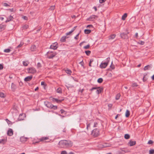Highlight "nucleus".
Wrapping results in <instances>:
<instances>
[{
	"mask_svg": "<svg viewBox=\"0 0 154 154\" xmlns=\"http://www.w3.org/2000/svg\"><path fill=\"white\" fill-rule=\"evenodd\" d=\"M73 144V142L71 140H60L58 143V145L60 148H68L71 147Z\"/></svg>",
	"mask_w": 154,
	"mask_h": 154,
	"instance_id": "1",
	"label": "nucleus"
},
{
	"mask_svg": "<svg viewBox=\"0 0 154 154\" xmlns=\"http://www.w3.org/2000/svg\"><path fill=\"white\" fill-rule=\"evenodd\" d=\"M44 104L47 107L50 109H56L57 108V106L53 105L51 103L48 101H45Z\"/></svg>",
	"mask_w": 154,
	"mask_h": 154,
	"instance_id": "2",
	"label": "nucleus"
},
{
	"mask_svg": "<svg viewBox=\"0 0 154 154\" xmlns=\"http://www.w3.org/2000/svg\"><path fill=\"white\" fill-rule=\"evenodd\" d=\"M49 138L48 137H42L39 139H37V140H34L33 141V143L35 144L36 143H39L40 142H48L50 141H45L46 140H49Z\"/></svg>",
	"mask_w": 154,
	"mask_h": 154,
	"instance_id": "3",
	"label": "nucleus"
},
{
	"mask_svg": "<svg viewBox=\"0 0 154 154\" xmlns=\"http://www.w3.org/2000/svg\"><path fill=\"white\" fill-rule=\"evenodd\" d=\"M110 60V58L108 57L106 58V62H102L100 65V67L101 68H105L108 65L109 61Z\"/></svg>",
	"mask_w": 154,
	"mask_h": 154,
	"instance_id": "4",
	"label": "nucleus"
},
{
	"mask_svg": "<svg viewBox=\"0 0 154 154\" xmlns=\"http://www.w3.org/2000/svg\"><path fill=\"white\" fill-rule=\"evenodd\" d=\"M102 89L99 87H94L92 88L91 89H90L89 90L92 91L94 90H96V93L97 94H99L101 92Z\"/></svg>",
	"mask_w": 154,
	"mask_h": 154,
	"instance_id": "5",
	"label": "nucleus"
},
{
	"mask_svg": "<svg viewBox=\"0 0 154 154\" xmlns=\"http://www.w3.org/2000/svg\"><path fill=\"white\" fill-rule=\"evenodd\" d=\"M48 57L49 59L53 58L56 54V53H54L51 51H49L47 53Z\"/></svg>",
	"mask_w": 154,
	"mask_h": 154,
	"instance_id": "6",
	"label": "nucleus"
},
{
	"mask_svg": "<svg viewBox=\"0 0 154 154\" xmlns=\"http://www.w3.org/2000/svg\"><path fill=\"white\" fill-rule=\"evenodd\" d=\"M92 134L94 137H97L99 135V130L97 129L93 130L92 132Z\"/></svg>",
	"mask_w": 154,
	"mask_h": 154,
	"instance_id": "7",
	"label": "nucleus"
},
{
	"mask_svg": "<svg viewBox=\"0 0 154 154\" xmlns=\"http://www.w3.org/2000/svg\"><path fill=\"white\" fill-rule=\"evenodd\" d=\"M97 17V16L95 15H92L89 18L87 19L86 20L88 21H94L96 18Z\"/></svg>",
	"mask_w": 154,
	"mask_h": 154,
	"instance_id": "8",
	"label": "nucleus"
},
{
	"mask_svg": "<svg viewBox=\"0 0 154 154\" xmlns=\"http://www.w3.org/2000/svg\"><path fill=\"white\" fill-rule=\"evenodd\" d=\"M28 72L31 73H34L36 72L35 69L33 67H31L28 69Z\"/></svg>",
	"mask_w": 154,
	"mask_h": 154,
	"instance_id": "9",
	"label": "nucleus"
},
{
	"mask_svg": "<svg viewBox=\"0 0 154 154\" xmlns=\"http://www.w3.org/2000/svg\"><path fill=\"white\" fill-rule=\"evenodd\" d=\"M57 43L55 42L51 45L50 48L53 49H56L57 48Z\"/></svg>",
	"mask_w": 154,
	"mask_h": 154,
	"instance_id": "10",
	"label": "nucleus"
},
{
	"mask_svg": "<svg viewBox=\"0 0 154 154\" xmlns=\"http://www.w3.org/2000/svg\"><path fill=\"white\" fill-rule=\"evenodd\" d=\"M13 134V130L11 128H9L7 132V134L8 136H11Z\"/></svg>",
	"mask_w": 154,
	"mask_h": 154,
	"instance_id": "11",
	"label": "nucleus"
},
{
	"mask_svg": "<svg viewBox=\"0 0 154 154\" xmlns=\"http://www.w3.org/2000/svg\"><path fill=\"white\" fill-rule=\"evenodd\" d=\"M63 100V99L62 100H59L57 98H53L52 100L53 102H56L57 103H61Z\"/></svg>",
	"mask_w": 154,
	"mask_h": 154,
	"instance_id": "12",
	"label": "nucleus"
},
{
	"mask_svg": "<svg viewBox=\"0 0 154 154\" xmlns=\"http://www.w3.org/2000/svg\"><path fill=\"white\" fill-rule=\"evenodd\" d=\"M25 114H20L19 115V117L18 119L19 120H23L25 117Z\"/></svg>",
	"mask_w": 154,
	"mask_h": 154,
	"instance_id": "13",
	"label": "nucleus"
},
{
	"mask_svg": "<svg viewBox=\"0 0 154 154\" xmlns=\"http://www.w3.org/2000/svg\"><path fill=\"white\" fill-rule=\"evenodd\" d=\"M32 78V76H29L26 77L24 79V81L26 82L29 81L31 80Z\"/></svg>",
	"mask_w": 154,
	"mask_h": 154,
	"instance_id": "14",
	"label": "nucleus"
},
{
	"mask_svg": "<svg viewBox=\"0 0 154 154\" xmlns=\"http://www.w3.org/2000/svg\"><path fill=\"white\" fill-rule=\"evenodd\" d=\"M120 36L121 38L123 39H125L128 38V36L126 34H125L124 33H121L120 34Z\"/></svg>",
	"mask_w": 154,
	"mask_h": 154,
	"instance_id": "15",
	"label": "nucleus"
},
{
	"mask_svg": "<svg viewBox=\"0 0 154 154\" xmlns=\"http://www.w3.org/2000/svg\"><path fill=\"white\" fill-rule=\"evenodd\" d=\"M136 144V141L130 140L128 143V144L130 146H132L135 145Z\"/></svg>",
	"mask_w": 154,
	"mask_h": 154,
	"instance_id": "16",
	"label": "nucleus"
},
{
	"mask_svg": "<svg viewBox=\"0 0 154 154\" xmlns=\"http://www.w3.org/2000/svg\"><path fill=\"white\" fill-rule=\"evenodd\" d=\"M27 138L23 137H21L20 138V141L21 142L24 143L26 141Z\"/></svg>",
	"mask_w": 154,
	"mask_h": 154,
	"instance_id": "17",
	"label": "nucleus"
},
{
	"mask_svg": "<svg viewBox=\"0 0 154 154\" xmlns=\"http://www.w3.org/2000/svg\"><path fill=\"white\" fill-rule=\"evenodd\" d=\"M68 38L67 36H63L60 39V41L61 42H64L66 41V39Z\"/></svg>",
	"mask_w": 154,
	"mask_h": 154,
	"instance_id": "18",
	"label": "nucleus"
},
{
	"mask_svg": "<svg viewBox=\"0 0 154 154\" xmlns=\"http://www.w3.org/2000/svg\"><path fill=\"white\" fill-rule=\"evenodd\" d=\"M11 87L13 91H14L17 88V86L16 85L13 83L11 84Z\"/></svg>",
	"mask_w": 154,
	"mask_h": 154,
	"instance_id": "19",
	"label": "nucleus"
},
{
	"mask_svg": "<svg viewBox=\"0 0 154 154\" xmlns=\"http://www.w3.org/2000/svg\"><path fill=\"white\" fill-rule=\"evenodd\" d=\"M64 70H65L66 72L68 74L70 75L72 73L71 70L68 69H64Z\"/></svg>",
	"mask_w": 154,
	"mask_h": 154,
	"instance_id": "20",
	"label": "nucleus"
},
{
	"mask_svg": "<svg viewBox=\"0 0 154 154\" xmlns=\"http://www.w3.org/2000/svg\"><path fill=\"white\" fill-rule=\"evenodd\" d=\"M130 115V112L128 110H127L125 112V116L126 117H128Z\"/></svg>",
	"mask_w": 154,
	"mask_h": 154,
	"instance_id": "21",
	"label": "nucleus"
},
{
	"mask_svg": "<svg viewBox=\"0 0 154 154\" xmlns=\"http://www.w3.org/2000/svg\"><path fill=\"white\" fill-rule=\"evenodd\" d=\"M91 30L89 29H85L84 30V32L86 34H88L91 33Z\"/></svg>",
	"mask_w": 154,
	"mask_h": 154,
	"instance_id": "22",
	"label": "nucleus"
},
{
	"mask_svg": "<svg viewBox=\"0 0 154 154\" xmlns=\"http://www.w3.org/2000/svg\"><path fill=\"white\" fill-rule=\"evenodd\" d=\"M116 36V35L115 34H113V35H111L109 36V39H113L115 38Z\"/></svg>",
	"mask_w": 154,
	"mask_h": 154,
	"instance_id": "23",
	"label": "nucleus"
},
{
	"mask_svg": "<svg viewBox=\"0 0 154 154\" xmlns=\"http://www.w3.org/2000/svg\"><path fill=\"white\" fill-rule=\"evenodd\" d=\"M127 17V14L125 13L122 17V19L123 20H125V19Z\"/></svg>",
	"mask_w": 154,
	"mask_h": 154,
	"instance_id": "24",
	"label": "nucleus"
},
{
	"mask_svg": "<svg viewBox=\"0 0 154 154\" xmlns=\"http://www.w3.org/2000/svg\"><path fill=\"white\" fill-rule=\"evenodd\" d=\"M125 138L126 139H128L130 137V136L128 134H125L124 136Z\"/></svg>",
	"mask_w": 154,
	"mask_h": 154,
	"instance_id": "25",
	"label": "nucleus"
},
{
	"mask_svg": "<svg viewBox=\"0 0 154 154\" xmlns=\"http://www.w3.org/2000/svg\"><path fill=\"white\" fill-rule=\"evenodd\" d=\"M23 66H26L29 64V63L28 61H23Z\"/></svg>",
	"mask_w": 154,
	"mask_h": 154,
	"instance_id": "26",
	"label": "nucleus"
},
{
	"mask_svg": "<svg viewBox=\"0 0 154 154\" xmlns=\"http://www.w3.org/2000/svg\"><path fill=\"white\" fill-rule=\"evenodd\" d=\"M5 25L1 24L0 25V29H5Z\"/></svg>",
	"mask_w": 154,
	"mask_h": 154,
	"instance_id": "27",
	"label": "nucleus"
},
{
	"mask_svg": "<svg viewBox=\"0 0 154 154\" xmlns=\"http://www.w3.org/2000/svg\"><path fill=\"white\" fill-rule=\"evenodd\" d=\"M120 94H118L116 95V100H118L119 99V98L120 97Z\"/></svg>",
	"mask_w": 154,
	"mask_h": 154,
	"instance_id": "28",
	"label": "nucleus"
},
{
	"mask_svg": "<svg viewBox=\"0 0 154 154\" xmlns=\"http://www.w3.org/2000/svg\"><path fill=\"white\" fill-rule=\"evenodd\" d=\"M57 92L58 93H62L61 89L60 88H58L57 90Z\"/></svg>",
	"mask_w": 154,
	"mask_h": 154,
	"instance_id": "29",
	"label": "nucleus"
},
{
	"mask_svg": "<svg viewBox=\"0 0 154 154\" xmlns=\"http://www.w3.org/2000/svg\"><path fill=\"white\" fill-rule=\"evenodd\" d=\"M91 51H85V53L88 56L89 55L91 54Z\"/></svg>",
	"mask_w": 154,
	"mask_h": 154,
	"instance_id": "30",
	"label": "nucleus"
},
{
	"mask_svg": "<svg viewBox=\"0 0 154 154\" xmlns=\"http://www.w3.org/2000/svg\"><path fill=\"white\" fill-rule=\"evenodd\" d=\"M11 51L10 49H6L4 50V51L6 53H9Z\"/></svg>",
	"mask_w": 154,
	"mask_h": 154,
	"instance_id": "31",
	"label": "nucleus"
},
{
	"mask_svg": "<svg viewBox=\"0 0 154 154\" xmlns=\"http://www.w3.org/2000/svg\"><path fill=\"white\" fill-rule=\"evenodd\" d=\"M138 85L136 83H133L132 85V87H137L138 86Z\"/></svg>",
	"mask_w": 154,
	"mask_h": 154,
	"instance_id": "32",
	"label": "nucleus"
},
{
	"mask_svg": "<svg viewBox=\"0 0 154 154\" xmlns=\"http://www.w3.org/2000/svg\"><path fill=\"white\" fill-rule=\"evenodd\" d=\"M74 30V29H72L70 31H69V32L67 33L66 34V35H70L71 33L72 32H73Z\"/></svg>",
	"mask_w": 154,
	"mask_h": 154,
	"instance_id": "33",
	"label": "nucleus"
},
{
	"mask_svg": "<svg viewBox=\"0 0 154 154\" xmlns=\"http://www.w3.org/2000/svg\"><path fill=\"white\" fill-rule=\"evenodd\" d=\"M90 47V45L88 44L87 45L83 47V48L85 49H88Z\"/></svg>",
	"mask_w": 154,
	"mask_h": 154,
	"instance_id": "34",
	"label": "nucleus"
},
{
	"mask_svg": "<svg viewBox=\"0 0 154 154\" xmlns=\"http://www.w3.org/2000/svg\"><path fill=\"white\" fill-rule=\"evenodd\" d=\"M28 27H29L28 25L26 24V25H24L23 26L22 28H23V29H27Z\"/></svg>",
	"mask_w": 154,
	"mask_h": 154,
	"instance_id": "35",
	"label": "nucleus"
},
{
	"mask_svg": "<svg viewBox=\"0 0 154 154\" xmlns=\"http://www.w3.org/2000/svg\"><path fill=\"white\" fill-rule=\"evenodd\" d=\"M36 47L35 45H32L31 47V49L32 51H34V49H35Z\"/></svg>",
	"mask_w": 154,
	"mask_h": 154,
	"instance_id": "36",
	"label": "nucleus"
},
{
	"mask_svg": "<svg viewBox=\"0 0 154 154\" xmlns=\"http://www.w3.org/2000/svg\"><path fill=\"white\" fill-rule=\"evenodd\" d=\"M103 79L101 78H99L97 80V82L99 83H101L102 82Z\"/></svg>",
	"mask_w": 154,
	"mask_h": 154,
	"instance_id": "37",
	"label": "nucleus"
},
{
	"mask_svg": "<svg viewBox=\"0 0 154 154\" xmlns=\"http://www.w3.org/2000/svg\"><path fill=\"white\" fill-rule=\"evenodd\" d=\"M149 154H154V150L153 149L150 150L149 151Z\"/></svg>",
	"mask_w": 154,
	"mask_h": 154,
	"instance_id": "38",
	"label": "nucleus"
},
{
	"mask_svg": "<svg viewBox=\"0 0 154 154\" xmlns=\"http://www.w3.org/2000/svg\"><path fill=\"white\" fill-rule=\"evenodd\" d=\"M0 97L2 98H3L4 97V94L2 92H1L0 93Z\"/></svg>",
	"mask_w": 154,
	"mask_h": 154,
	"instance_id": "39",
	"label": "nucleus"
},
{
	"mask_svg": "<svg viewBox=\"0 0 154 154\" xmlns=\"http://www.w3.org/2000/svg\"><path fill=\"white\" fill-rule=\"evenodd\" d=\"M79 63L82 66H84V63L83 62V60L82 59L80 62H79Z\"/></svg>",
	"mask_w": 154,
	"mask_h": 154,
	"instance_id": "40",
	"label": "nucleus"
},
{
	"mask_svg": "<svg viewBox=\"0 0 154 154\" xmlns=\"http://www.w3.org/2000/svg\"><path fill=\"white\" fill-rule=\"evenodd\" d=\"M149 66V65H147L144 67V70H146L148 69V67Z\"/></svg>",
	"mask_w": 154,
	"mask_h": 154,
	"instance_id": "41",
	"label": "nucleus"
},
{
	"mask_svg": "<svg viewBox=\"0 0 154 154\" xmlns=\"http://www.w3.org/2000/svg\"><path fill=\"white\" fill-rule=\"evenodd\" d=\"M42 66L41 64L40 63H38L37 64V67L38 68H40Z\"/></svg>",
	"mask_w": 154,
	"mask_h": 154,
	"instance_id": "42",
	"label": "nucleus"
},
{
	"mask_svg": "<svg viewBox=\"0 0 154 154\" xmlns=\"http://www.w3.org/2000/svg\"><path fill=\"white\" fill-rule=\"evenodd\" d=\"M108 107H109V109H110L112 106V104H109L108 105Z\"/></svg>",
	"mask_w": 154,
	"mask_h": 154,
	"instance_id": "43",
	"label": "nucleus"
},
{
	"mask_svg": "<svg viewBox=\"0 0 154 154\" xmlns=\"http://www.w3.org/2000/svg\"><path fill=\"white\" fill-rule=\"evenodd\" d=\"M8 18L9 20L11 21L12 20L13 17V16L11 15Z\"/></svg>",
	"mask_w": 154,
	"mask_h": 154,
	"instance_id": "44",
	"label": "nucleus"
},
{
	"mask_svg": "<svg viewBox=\"0 0 154 154\" xmlns=\"http://www.w3.org/2000/svg\"><path fill=\"white\" fill-rule=\"evenodd\" d=\"M147 80V78L146 77V75H144L143 78V82L146 81Z\"/></svg>",
	"mask_w": 154,
	"mask_h": 154,
	"instance_id": "45",
	"label": "nucleus"
},
{
	"mask_svg": "<svg viewBox=\"0 0 154 154\" xmlns=\"http://www.w3.org/2000/svg\"><path fill=\"white\" fill-rule=\"evenodd\" d=\"M61 154H67V152L66 151H63L61 152Z\"/></svg>",
	"mask_w": 154,
	"mask_h": 154,
	"instance_id": "46",
	"label": "nucleus"
},
{
	"mask_svg": "<svg viewBox=\"0 0 154 154\" xmlns=\"http://www.w3.org/2000/svg\"><path fill=\"white\" fill-rule=\"evenodd\" d=\"M79 33H78L76 36L75 37H74V38L75 39H78V38H79Z\"/></svg>",
	"mask_w": 154,
	"mask_h": 154,
	"instance_id": "47",
	"label": "nucleus"
},
{
	"mask_svg": "<svg viewBox=\"0 0 154 154\" xmlns=\"http://www.w3.org/2000/svg\"><path fill=\"white\" fill-rule=\"evenodd\" d=\"M153 143V142L151 140H150L148 142V144H152Z\"/></svg>",
	"mask_w": 154,
	"mask_h": 154,
	"instance_id": "48",
	"label": "nucleus"
},
{
	"mask_svg": "<svg viewBox=\"0 0 154 154\" xmlns=\"http://www.w3.org/2000/svg\"><path fill=\"white\" fill-rule=\"evenodd\" d=\"M54 8H55L54 6H52L50 7V9L52 10H53L54 9Z\"/></svg>",
	"mask_w": 154,
	"mask_h": 154,
	"instance_id": "49",
	"label": "nucleus"
},
{
	"mask_svg": "<svg viewBox=\"0 0 154 154\" xmlns=\"http://www.w3.org/2000/svg\"><path fill=\"white\" fill-rule=\"evenodd\" d=\"M106 0H99V2L100 3H103L105 2Z\"/></svg>",
	"mask_w": 154,
	"mask_h": 154,
	"instance_id": "50",
	"label": "nucleus"
},
{
	"mask_svg": "<svg viewBox=\"0 0 154 154\" xmlns=\"http://www.w3.org/2000/svg\"><path fill=\"white\" fill-rule=\"evenodd\" d=\"M5 140L4 139H2L0 140V143H4V141Z\"/></svg>",
	"mask_w": 154,
	"mask_h": 154,
	"instance_id": "51",
	"label": "nucleus"
},
{
	"mask_svg": "<svg viewBox=\"0 0 154 154\" xmlns=\"http://www.w3.org/2000/svg\"><path fill=\"white\" fill-rule=\"evenodd\" d=\"M23 19H24L25 20H27V19H28L27 17L26 16H24L23 17Z\"/></svg>",
	"mask_w": 154,
	"mask_h": 154,
	"instance_id": "52",
	"label": "nucleus"
},
{
	"mask_svg": "<svg viewBox=\"0 0 154 154\" xmlns=\"http://www.w3.org/2000/svg\"><path fill=\"white\" fill-rule=\"evenodd\" d=\"M4 6L5 7H8L9 6V5L6 3H5L4 4Z\"/></svg>",
	"mask_w": 154,
	"mask_h": 154,
	"instance_id": "53",
	"label": "nucleus"
},
{
	"mask_svg": "<svg viewBox=\"0 0 154 154\" xmlns=\"http://www.w3.org/2000/svg\"><path fill=\"white\" fill-rule=\"evenodd\" d=\"M97 122H94V127H97Z\"/></svg>",
	"mask_w": 154,
	"mask_h": 154,
	"instance_id": "54",
	"label": "nucleus"
},
{
	"mask_svg": "<svg viewBox=\"0 0 154 154\" xmlns=\"http://www.w3.org/2000/svg\"><path fill=\"white\" fill-rule=\"evenodd\" d=\"M93 26L92 25H89L87 26V28H91V27H93Z\"/></svg>",
	"mask_w": 154,
	"mask_h": 154,
	"instance_id": "55",
	"label": "nucleus"
},
{
	"mask_svg": "<svg viewBox=\"0 0 154 154\" xmlns=\"http://www.w3.org/2000/svg\"><path fill=\"white\" fill-rule=\"evenodd\" d=\"M22 45H23V44L20 43V44L19 45H18L17 46V48H19L20 47L22 46Z\"/></svg>",
	"mask_w": 154,
	"mask_h": 154,
	"instance_id": "56",
	"label": "nucleus"
},
{
	"mask_svg": "<svg viewBox=\"0 0 154 154\" xmlns=\"http://www.w3.org/2000/svg\"><path fill=\"white\" fill-rule=\"evenodd\" d=\"M60 112L61 114H63L64 112L65 111L63 109H61L60 110Z\"/></svg>",
	"mask_w": 154,
	"mask_h": 154,
	"instance_id": "57",
	"label": "nucleus"
},
{
	"mask_svg": "<svg viewBox=\"0 0 154 154\" xmlns=\"http://www.w3.org/2000/svg\"><path fill=\"white\" fill-rule=\"evenodd\" d=\"M3 69V65L1 64H0V69Z\"/></svg>",
	"mask_w": 154,
	"mask_h": 154,
	"instance_id": "58",
	"label": "nucleus"
},
{
	"mask_svg": "<svg viewBox=\"0 0 154 154\" xmlns=\"http://www.w3.org/2000/svg\"><path fill=\"white\" fill-rule=\"evenodd\" d=\"M41 85H44L45 86V82H42L41 83Z\"/></svg>",
	"mask_w": 154,
	"mask_h": 154,
	"instance_id": "59",
	"label": "nucleus"
},
{
	"mask_svg": "<svg viewBox=\"0 0 154 154\" xmlns=\"http://www.w3.org/2000/svg\"><path fill=\"white\" fill-rule=\"evenodd\" d=\"M90 124H87V128L88 130V127H90Z\"/></svg>",
	"mask_w": 154,
	"mask_h": 154,
	"instance_id": "60",
	"label": "nucleus"
},
{
	"mask_svg": "<svg viewBox=\"0 0 154 154\" xmlns=\"http://www.w3.org/2000/svg\"><path fill=\"white\" fill-rule=\"evenodd\" d=\"M110 67L111 68L113 69H114V68H115V67L114 66H112V65H111L110 66Z\"/></svg>",
	"mask_w": 154,
	"mask_h": 154,
	"instance_id": "61",
	"label": "nucleus"
},
{
	"mask_svg": "<svg viewBox=\"0 0 154 154\" xmlns=\"http://www.w3.org/2000/svg\"><path fill=\"white\" fill-rule=\"evenodd\" d=\"M94 61V59H91L90 60V63H91L92 62H93Z\"/></svg>",
	"mask_w": 154,
	"mask_h": 154,
	"instance_id": "62",
	"label": "nucleus"
},
{
	"mask_svg": "<svg viewBox=\"0 0 154 154\" xmlns=\"http://www.w3.org/2000/svg\"><path fill=\"white\" fill-rule=\"evenodd\" d=\"M120 115L119 114H117V115L115 117V119H117V117H118V116H119Z\"/></svg>",
	"mask_w": 154,
	"mask_h": 154,
	"instance_id": "63",
	"label": "nucleus"
},
{
	"mask_svg": "<svg viewBox=\"0 0 154 154\" xmlns=\"http://www.w3.org/2000/svg\"><path fill=\"white\" fill-rule=\"evenodd\" d=\"M152 79L153 80H154V74L152 77Z\"/></svg>",
	"mask_w": 154,
	"mask_h": 154,
	"instance_id": "64",
	"label": "nucleus"
}]
</instances>
